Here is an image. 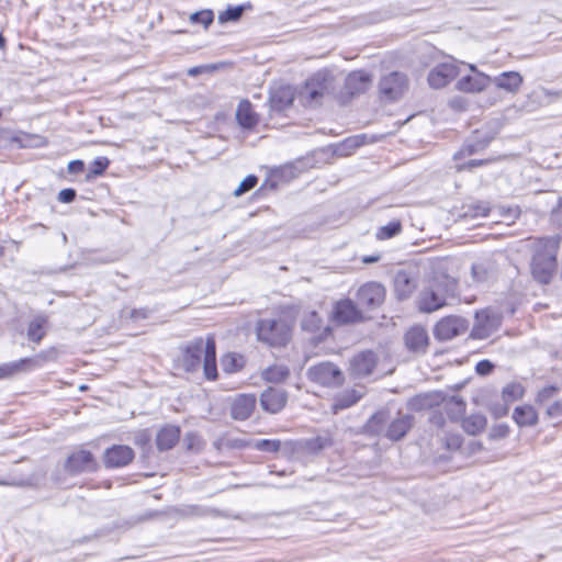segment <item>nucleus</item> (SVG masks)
I'll return each mask as SVG.
<instances>
[{
	"label": "nucleus",
	"mask_w": 562,
	"mask_h": 562,
	"mask_svg": "<svg viewBox=\"0 0 562 562\" xmlns=\"http://www.w3.org/2000/svg\"><path fill=\"white\" fill-rule=\"evenodd\" d=\"M560 244L561 237L558 235L537 238L532 243L530 269L537 282L541 284L550 283L558 268L557 256Z\"/></svg>",
	"instance_id": "f257e3e1"
},
{
	"label": "nucleus",
	"mask_w": 562,
	"mask_h": 562,
	"mask_svg": "<svg viewBox=\"0 0 562 562\" xmlns=\"http://www.w3.org/2000/svg\"><path fill=\"white\" fill-rule=\"evenodd\" d=\"M202 358L205 378L215 380L217 378L216 347L212 337L205 341L198 338L187 346L182 358L184 369L190 372L195 371L200 367Z\"/></svg>",
	"instance_id": "f03ea898"
},
{
	"label": "nucleus",
	"mask_w": 562,
	"mask_h": 562,
	"mask_svg": "<svg viewBox=\"0 0 562 562\" xmlns=\"http://www.w3.org/2000/svg\"><path fill=\"white\" fill-rule=\"evenodd\" d=\"M457 290V280L442 274L434 278L427 288L419 294V308L423 312H434L447 304L449 297H453Z\"/></svg>",
	"instance_id": "7ed1b4c3"
},
{
	"label": "nucleus",
	"mask_w": 562,
	"mask_h": 562,
	"mask_svg": "<svg viewBox=\"0 0 562 562\" xmlns=\"http://www.w3.org/2000/svg\"><path fill=\"white\" fill-rule=\"evenodd\" d=\"M291 324L283 317L260 319L257 324L258 340L271 347L288 344L291 338Z\"/></svg>",
	"instance_id": "20e7f679"
},
{
	"label": "nucleus",
	"mask_w": 562,
	"mask_h": 562,
	"mask_svg": "<svg viewBox=\"0 0 562 562\" xmlns=\"http://www.w3.org/2000/svg\"><path fill=\"white\" fill-rule=\"evenodd\" d=\"M490 140L487 138H481L479 135L468 139L465 144L453 155L456 161L454 168L458 171L465 169H472L488 162V159L472 158L474 155L482 153L487 148Z\"/></svg>",
	"instance_id": "39448f33"
},
{
	"label": "nucleus",
	"mask_w": 562,
	"mask_h": 562,
	"mask_svg": "<svg viewBox=\"0 0 562 562\" xmlns=\"http://www.w3.org/2000/svg\"><path fill=\"white\" fill-rule=\"evenodd\" d=\"M306 376L310 381L326 387H338L345 381L341 370L328 361L310 367Z\"/></svg>",
	"instance_id": "423d86ee"
},
{
	"label": "nucleus",
	"mask_w": 562,
	"mask_h": 562,
	"mask_svg": "<svg viewBox=\"0 0 562 562\" xmlns=\"http://www.w3.org/2000/svg\"><path fill=\"white\" fill-rule=\"evenodd\" d=\"M469 327L465 318L460 316H447L441 318L435 326L434 335L438 340H451L463 335Z\"/></svg>",
	"instance_id": "0eeeda50"
},
{
	"label": "nucleus",
	"mask_w": 562,
	"mask_h": 562,
	"mask_svg": "<svg viewBox=\"0 0 562 562\" xmlns=\"http://www.w3.org/2000/svg\"><path fill=\"white\" fill-rule=\"evenodd\" d=\"M385 288L379 282H367L357 291V304L367 310L379 307L385 299Z\"/></svg>",
	"instance_id": "6e6552de"
},
{
	"label": "nucleus",
	"mask_w": 562,
	"mask_h": 562,
	"mask_svg": "<svg viewBox=\"0 0 562 562\" xmlns=\"http://www.w3.org/2000/svg\"><path fill=\"white\" fill-rule=\"evenodd\" d=\"M64 468L70 475H76L81 472L95 471L97 461L90 451L79 449L69 454Z\"/></svg>",
	"instance_id": "1a4fd4ad"
},
{
	"label": "nucleus",
	"mask_w": 562,
	"mask_h": 562,
	"mask_svg": "<svg viewBox=\"0 0 562 562\" xmlns=\"http://www.w3.org/2000/svg\"><path fill=\"white\" fill-rule=\"evenodd\" d=\"M459 75H461V71L454 61L442 63L430 70L428 74V83L431 88L440 89Z\"/></svg>",
	"instance_id": "9d476101"
},
{
	"label": "nucleus",
	"mask_w": 562,
	"mask_h": 562,
	"mask_svg": "<svg viewBox=\"0 0 562 562\" xmlns=\"http://www.w3.org/2000/svg\"><path fill=\"white\" fill-rule=\"evenodd\" d=\"M327 88V74L319 71L306 81L301 95L305 103L312 105L319 101Z\"/></svg>",
	"instance_id": "9b49d317"
},
{
	"label": "nucleus",
	"mask_w": 562,
	"mask_h": 562,
	"mask_svg": "<svg viewBox=\"0 0 562 562\" xmlns=\"http://www.w3.org/2000/svg\"><path fill=\"white\" fill-rule=\"evenodd\" d=\"M406 88V76L398 71H393L384 76L380 81V91L387 100L398 99Z\"/></svg>",
	"instance_id": "f8f14e48"
},
{
	"label": "nucleus",
	"mask_w": 562,
	"mask_h": 562,
	"mask_svg": "<svg viewBox=\"0 0 562 562\" xmlns=\"http://www.w3.org/2000/svg\"><path fill=\"white\" fill-rule=\"evenodd\" d=\"M378 362L373 351L366 350L350 359V374L355 378H363L372 373Z\"/></svg>",
	"instance_id": "ddd939ff"
},
{
	"label": "nucleus",
	"mask_w": 562,
	"mask_h": 562,
	"mask_svg": "<svg viewBox=\"0 0 562 562\" xmlns=\"http://www.w3.org/2000/svg\"><path fill=\"white\" fill-rule=\"evenodd\" d=\"M490 83V77L477 71L472 65L470 74L461 76L456 88L462 92H480Z\"/></svg>",
	"instance_id": "4468645a"
},
{
	"label": "nucleus",
	"mask_w": 562,
	"mask_h": 562,
	"mask_svg": "<svg viewBox=\"0 0 562 562\" xmlns=\"http://www.w3.org/2000/svg\"><path fill=\"white\" fill-rule=\"evenodd\" d=\"M134 459V451L124 445H114L104 452L103 461L106 468H122Z\"/></svg>",
	"instance_id": "2eb2a0df"
},
{
	"label": "nucleus",
	"mask_w": 562,
	"mask_h": 562,
	"mask_svg": "<svg viewBox=\"0 0 562 562\" xmlns=\"http://www.w3.org/2000/svg\"><path fill=\"white\" fill-rule=\"evenodd\" d=\"M288 402V392L282 389L268 387L261 393L260 405L268 413L277 414Z\"/></svg>",
	"instance_id": "dca6fc26"
},
{
	"label": "nucleus",
	"mask_w": 562,
	"mask_h": 562,
	"mask_svg": "<svg viewBox=\"0 0 562 562\" xmlns=\"http://www.w3.org/2000/svg\"><path fill=\"white\" fill-rule=\"evenodd\" d=\"M47 360V357L43 355H38L35 358H25L19 361H14L11 363H4L0 366V379L10 378L19 372L30 370L33 368H38L43 364L44 361Z\"/></svg>",
	"instance_id": "f3484780"
},
{
	"label": "nucleus",
	"mask_w": 562,
	"mask_h": 562,
	"mask_svg": "<svg viewBox=\"0 0 562 562\" xmlns=\"http://www.w3.org/2000/svg\"><path fill=\"white\" fill-rule=\"evenodd\" d=\"M257 404V398L252 394L237 395L231 406V415L236 420H246L254 413Z\"/></svg>",
	"instance_id": "a211bd4d"
},
{
	"label": "nucleus",
	"mask_w": 562,
	"mask_h": 562,
	"mask_svg": "<svg viewBox=\"0 0 562 562\" xmlns=\"http://www.w3.org/2000/svg\"><path fill=\"white\" fill-rule=\"evenodd\" d=\"M413 420L412 415L402 414L401 412L397 413L396 417L391 416L385 430V437L393 441L401 440L412 428Z\"/></svg>",
	"instance_id": "6ab92c4d"
},
{
	"label": "nucleus",
	"mask_w": 562,
	"mask_h": 562,
	"mask_svg": "<svg viewBox=\"0 0 562 562\" xmlns=\"http://www.w3.org/2000/svg\"><path fill=\"white\" fill-rule=\"evenodd\" d=\"M333 318L338 324H348L361 319L362 315L357 305L349 299L337 302L333 310Z\"/></svg>",
	"instance_id": "aec40b11"
},
{
	"label": "nucleus",
	"mask_w": 562,
	"mask_h": 562,
	"mask_svg": "<svg viewBox=\"0 0 562 562\" xmlns=\"http://www.w3.org/2000/svg\"><path fill=\"white\" fill-rule=\"evenodd\" d=\"M522 76L517 71H504L494 77V93L496 90H504L508 93H516L522 85Z\"/></svg>",
	"instance_id": "412c9836"
},
{
	"label": "nucleus",
	"mask_w": 562,
	"mask_h": 562,
	"mask_svg": "<svg viewBox=\"0 0 562 562\" xmlns=\"http://www.w3.org/2000/svg\"><path fill=\"white\" fill-rule=\"evenodd\" d=\"M406 347L414 352H425L428 346V334L422 326L412 327L404 337Z\"/></svg>",
	"instance_id": "4be33fe9"
},
{
	"label": "nucleus",
	"mask_w": 562,
	"mask_h": 562,
	"mask_svg": "<svg viewBox=\"0 0 562 562\" xmlns=\"http://www.w3.org/2000/svg\"><path fill=\"white\" fill-rule=\"evenodd\" d=\"M416 286V279L412 272L406 270L397 271L394 278V289L400 299L408 297Z\"/></svg>",
	"instance_id": "5701e85b"
},
{
	"label": "nucleus",
	"mask_w": 562,
	"mask_h": 562,
	"mask_svg": "<svg viewBox=\"0 0 562 562\" xmlns=\"http://www.w3.org/2000/svg\"><path fill=\"white\" fill-rule=\"evenodd\" d=\"M236 120L243 128L251 130L259 123V115L248 100H241L236 110Z\"/></svg>",
	"instance_id": "b1692460"
},
{
	"label": "nucleus",
	"mask_w": 562,
	"mask_h": 562,
	"mask_svg": "<svg viewBox=\"0 0 562 562\" xmlns=\"http://www.w3.org/2000/svg\"><path fill=\"white\" fill-rule=\"evenodd\" d=\"M363 395H364V387H362V386L346 390L345 392L338 394L335 397L331 408H333L334 413L349 408L352 405H355L360 398H362Z\"/></svg>",
	"instance_id": "393cba45"
},
{
	"label": "nucleus",
	"mask_w": 562,
	"mask_h": 562,
	"mask_svg": "<svg viewBox=\"0 0 562 562\" xmlns=\"http://www.w3.org/2000/svg\"><path fill=\"white\" fill-rule=\"evenodd\" d=\"M179 427L166 425L158 431L156 436L157 448L161 451L169 450L179 441Z\"/></svg>",
	"instance_id": "a878e982"
},
{
	"label": "nucleus",
	"mask_w": 562,
	"mask_h": 562,
	"mask_svg": "<svg viewBox=\"0 0 562 562\" xmlns=\"http://www.w3.org/2000/svg\"><path fill=\"white\" fill-rule=\"evenodd\" d=\"M371 82L370 76L364 71H353L346 79V88L351 94L364 92Z\"/></svg>",
	"instance_id": "bb28decb"
},
{
	"label": "nucleus",
	"mask_w": 562,
	"mask_h": 562,
	"mask_svg": "<svg viewBox=\"0 0 562 562\" xmlns=\"http://www.w3.org/2000/svg\"><path fill=\"white\" fill-rule=\"evenodd\" d=\"M391 419V414L389 411H379L376 412L366 424V431L371 435H384L387 428V423Z\"/></svg>",
	"instance_id": "cd10ccee"
},
{
	"label": "nucleus",
	"mask_w": 562,
	"mask_h": 562,
	"mask_svg": "<svg viewBox=\"0 0 562 562\" xmlns=\"http://www.w3.org/2000/svg\"><path fill=\"white\" fill-rule=\"evenodd\" d=\"M513 418L520 427L535 426L538 423V414L531 405L517 406Z\"/></svg>",
	"instance_id": "c85d7f7f"
},
{
	"label": "nucleus",
	"mask_w": 562,
	"mask_h": 562,
	"mask_svg": "<svg viewBox=\"0 0 562 562\" xmlns=\"http://www.w3.org/2000/svg\"><path fill=\"white\" fill-rule=\"evenodd\" d=\"M497 211V217L498 220L497 221H494V224L496 225H499V224H506V225H510L513 223H515V221L519 217L520 215V210L517 205H497L496 207H494V211Z\"/></svg>",
	"instance_id": "c756f323"
},
{
	"label": "nucleus",
	"mask_w": 562,
	"mask_h": 562,
	"mask_svg": "<svg viewBox=\"0 0 562 562\" xmlns=\"http://www.w3.org/2000/svg\"><path fill=\"white\" fill-rule=\"evenodd\" d=\"M293 102V95L290 90L282 89L274 92L270 98V106L274 111H283Z\"/></svg>",
	"instance_id": "7c9ffc66"
},
{
	"label": "nucleus",
	"mask_w": 562,
	"mask_h": 562,
	"mask_svg": "<svg viewBox=\"0 0 562 562\" xmlns=\"http://www.w3.org/2000/svg\"><path fill=\"white\" fill-rule=\"evenodd\" d=\"M45 324H46L45 317L37 316L34 319H32L27 327V338L31 341L38 344L45 336V329H44Z\"/></svg>",
	"instance_id": "2f4dec72"
},
{
	"label": "nucleus",
	"mask_w": 562,
	"mask_h": 562,
	"mask_svg": "<svg viewBox=\"0 0 562 562\" xmlns=\"http://www.w3.org/2000/svg\"><path fill=\"white\" fill-rule=\"evenodd\" d=\"M290 374V370L286 366L283 364H274L269 367L263 376L267 381L279 383L284 381Z\"/></svg>",
	"instance_id": "473e14b6"
},
{
	"label": "nucleus",
	"mask_w": 562,
	"mask_h": 562,
	"mask_svg": "<svg viewBox=\"0 0 562 562\" xmlns=\"http://www.w3.org/2000/svg\"><path fill=\"white\" fill-rule=\"evenodd\" d=\"M486 426V418L482 415H471L462 422L463 429L475 435Z\"/></svg>",
	"instance_id": "72a5a7b5"
},
{
	"label": "nucleus",
	"mask_w": 562,
	"mask_h": 562,
	"mask_svg": "<svg viewBox=\"0 0 562 562\" xmlns=\"http://www.w3.org/2000/svg\"><path fill=\"white\" fill-rule=\"evenodd\" d=\"M445 408L447 411V414L452 419H458L464 413L465 403L461 397L452 396L449 401L446 402Z\"/></svg>",
	"instance_id": "f704fd0d"
},
{
	"label": "nucleus",
	"mask_w": 562,
	"mask_h": 562,
	"mask_svg": "<svg viewBox=\"0 0 562 562\" xmlns=\"http://www.w3.org/2000/svg\"><path fill=\"white\" fill-rule=\"evenodd\" d=\"M525 389L520 383H509L502 392V397L505 403H513L522 397Z\"/></svg>",
	"instance_id": "c9c22d12"
},
{
	"label": "nucleus",
	"mask_w": 562,
	"mask_h": 562,
	"mask_svg": "<svg viewBox=\"0 0 562 562\" xmlns=\"http://www.w3.org/2000/svg\"><path fill=\"white\" fill-rule=\"evenodd\" d=\"M333 445V438L331 436L326 432V434H323V435H318L314 438H311L308 440H306V448L311 451H321L325 448H328Z\"/></svg>",
	"instance_id": "e433bc0d"
},
{
	"label": "nucleus",
	"mask_w": 562,
	"mask_h": 562,
	"mask_svg": "<svg viewBox=\"0 0 562 562\" xmlns=\"http://www.w3.org/2000/svg\"><path fill=\"white\" fill-rule=\"evenodd\" d=\"M243 364V357L236 353H227L222 358L223 370L227 373H232L241 369Z\"/></svg>",
	"instance_id": "4c0bfd02"
},
{
	"label": "nucleus",
	"mask_w": 562,
	"mask_h": 562,
	"mask_svg": "<svg viewBox=\"0 0 562 562\" xmlns=\"http://www.w3.org/2000/svg\"><path fill=\"white\" fill-rule=\"evenodd\" d=\"M402 231V224L400 221H391L385 226L380 227L376 232V238L389 239L398 235Z\"/></svg>",
	"instance_id": "58836bf2"
},
{
	"label": "nucleus",
	"mask_w": 562,
	"mask_h": 562,
	"mask_svg": "<svg viewBox=\"0 0 562 562\" xmlns=\"http://www.w3.org/2000/svg\"><path fill=\"white\" fill-rule=\"evenodd\" d=\"M364 135H358L355 137H350L345 139L338 147V151L340 155H349L351 150L360 147L364 144Z\"/></svg>",
	"instance_id": "ea45409f"
},
{
	"label": "nucleus",
	"mask_w": 562,
	"mask_h": 562,
	"mask_svg": "<svg viewBox=\"0 0 562 562\" xmlns=\"http://www.w3.org/2000/svg\"><path fill=\"white\" fill-rule=\"evenodd\" d=\"M110 161L106 157H98L93 160V162L91 164V167H90V170H89V173H88V178L90 177H95V176H101L105 169L108 168Z\"/></svg>",
	"instance_id": "a19ab883"
},
{
	"label": "nucleus",
	"mask_w": 562,
	"mask_h": 562,
	"mask_svg": "<svg viewBox=\"0 0 562 562\" xmlns=\"http://www.w3.org/2000/svg\"><path fill=\"white\" fill-rule=\"evenodd\" d=\"M258 182V178L254 175H249L247 176L238 186V188L234 191V195L235 196H241L243 194H245L246 192H248L249 190H251L252 188H255V186L257 184Z\"/></svg>",
	"instance_id": "79ce46f5"
},
{
	"label": "nucleus",
	"mask_w": 562,
	"mask_h": 562,
	"mask_svg": "<svg viewBox=\"0 0 562 562\" xmlns=\"http://www.w3.org/2000/svg\"><path fill=\"white\" fill-rule=\"evenodd\" d=\"M214 14L211 10H202L191 14L190 21L192 23L203 24L205 27L213 22Z\"/></svg>",
	"instance_id": "37998d69"
},
{
	"label": "nucleus",
	"mask_w": 562,
	"mask_h": 562,
	"mask_svg": "<svg viewBox=\"0 0 562 562\" xmlns=\"http://www.w3.org/2000/svg\"><path fill=\"white\" fill-rule=\"evenodd\" d=\"M321 318L316 312H311L308 315L304 317L302 321V327L305 330L315 331L321 327Z\"/></svg>",
	"instance_id": "c03bdc74"
},
{
	"label": "nucleus",
	"mask_w": 562,
	"mask_h": 562,
	"mask_svg": "<svg viewBox=\"0 0 562 562\" xmlns=\"http://www.w3.org/2000/svg\"><path fill=\"white\" fill-rule=\"evenodd\" d=\"M280 441L279 440H269V439H261L256 441L255 448L260 451L266 452H277L280 449Z\"/></svg>",
	"instance_id": "a18cd8bd"
},
{
	"label": "nucleus",
	"mask_w": 562,
	"mask_h": 562,
	"mask_svg": "<svg viewBox=\"0 0 562 562\" xmlns=\"http://www.w3.org/2000/svg\"><path fill=\"white\" fill-rule=\"evenodd\" d=\"M559 392V387L555 385H549L541 389L536 397V402L538 404H544L549 400H551Z\"/></svg>",
	"instance_id": "49530a36"
},
{
	"label": "nucleus",
	"mask_w": 562,
	"mask_h": 562,
	"mask_svg": "<svg viewBox=\"0 0 562 562\" xmlns=\"http://www.w3.org/2000/svg\"><path fill=\"white\" fill-rule=\"evenodd\" d=\"M243 12H244L243 7L227 8L225 11L220 13L218 18L222 22L237 21L241 16Z\"/></svg>",
	"instance_id": "de8ad7c7"
},
{
	"label": "nucleus",
	"mask_w": 562,
	"mask_h": 562,
	"mask_svg": "<svg viewBox=\"0 0 562 562\" xmlns=\"http://www.w3.org/2000/svg\"><path fill=\"white\" fill-rule=\"evenodd\" d=\"M547 415L551 418L562 417V400L555 401L547 408Z\"/></svg>",
	"instance_id": "09e8293b"
},
{
	"label": "nucleus",
	"mask_w": 562,
	"mask_h": 562,
	"mask_svg": "<svg viewBox=\"0 0 562 562\" xmlns=\"http://www.w3.org/2000/svg\"><path fill=\"white\" fill-rule=\"evenodd\" d=\"M551 220L553 223L562 227V198L559 199L557 207L552 210Z\"/></svg>",
	"instance_id": "8fccbe9b"
},
{
	"label": "nucleus",
	"mask_w": 562,
	"mask_h": 562,
	"mask_svg": "<svg viewBox=\"0 0 562 562\" xmlns=\"http://www.w3.org/2000/svg\"><path fill=\"white\" fill-rule=\"evenodd\" d=\"M76 198V191L74 189H63L58 193V200L63 203H70Z\"/></svg>",
	"instance_id": "3c124183"
},
{
	"label": "nucleus",
	"mask_w": 562,
	"mask_h": 562,
	"mask_svg": "<svg viewBox=\"0 0 562 562\" xmlns=\"http://www.w3.org/2000/svg\"><path fill=\"white\" fill-rule=\"evenodd\" d=\"M149 314H150V310H148L146 307L134 308L131 311L130 317L134 321H138V319L147 318L149 316Z\"/></svg>",
	"instance_id": "603ef678"
},
{
	"label": "nucleus",
	"mask_w": 562,
	"mask_h": 562,
	"mask_svg": "<svg viewBox=\"0 0 562 562\" xmlns=\"http://www.w3.org/2000/svg\"><path fill=\"white\" fill-rule=\"evenodd\" d=\"M476 372L481 375L488 374L492 372V362L490 360L480 361L476 364Z\"/></svg>",
	"instance_id": "864d4df0"
},
{
	"label": "nucleus",
	"mask_w": 562,
	"mask_h": 562,
	"mask_svg": "<svg viewBox=\"0 0 562 562\" xmlns=\"http://www.w3.org/2000/svg\"><path fill=\"white\" fill-rule=\"evenodd\" d=\"M461 442H462L461 436L458 434H452L447 439L446 445L449 449H458L461 446Z\"/></svg>",
	"instance_id": "5fc2aeb1"
},
{
	"label": "nucleus",
	"mask_w": 562,
	"mask_h": 562,
	"mask_svg": "<svg viewBox=\"0 0 562 562\" xmlns=\"http://www.w3.org/2000/svg\"><path fill=\"white\" fill-rule=\"evenodd\" d=\"M85 164L82 160H72L68 164V171L70 173H79L83 171Z\"/></svg>",
	"instance_id": "6e6d98bb"
},
{
	"label": "nucleus",
	"mask_w": 562,
	"mask_h": 562,
	"mask_svg": "<svg viewBox=\"0 0 562 562\" xmlns=\"http://www.w3.org/2000/svg\"><path fill=\"white\" fill-rule=\"evenodd\" d=\"M509 427L505 424L494 426V438H504L508 435Z\"/></svg>",
	"instance_id": "4d7b16f0"
},
{
	"label": "nucleus",
	"mask_w": 562,
	"mask_h": 562,
	"mask_svg": "<svg viewBox=\"0 0 562 562\" xmlns=\"http://www.w3.org/2000/svg\"><path fill=\"white\" fill-rule=\"evenodd\" d=\"M211 69V66H196V67H192L188 70V75L191 76V77H195L206 70Z\"/></svg>",
	"instance_id": "13d9d810"
},
{
	"label": "nucleus",
	"mask_w": 562,
	"mask_h": 562,
	"mask_svg": "<svg viewBox=\"0 0 562 562\" xmlns=\"http://www.w3.org/2000/svg\"><path fill=\"white\" fill-rule=\"evenodd\" d=\"M472 336L474 338H484V337H487L488 336V329L486 328H480V327H474L473 330H472Z\"/></svg>",
	"instance_id": "bf43d9fd"
},
{
	"label": "nucleus",
	"mask_w": 562,
	"mask_h": 562,
	"mask_svg": "<svg viewBox=\"0 0 562 562\" xmlns=\"http://www.w3.org/2000/svg\"><path fill=\"white\" fill-rule=\"evenodd\" d=\"M198 436L194 434H188L184 438L186 442L188 443L189 449H193L195 446V441H198Z\"/></svg>",
	"instance_id": "052dcab7"
},
{
	"label": "nucleus",
	"mask_w": 562,
	"mask_h": 562,
	"mask_svg": "<svg viewBox=\"0 0 562 562\" xmlns=\"http://www.w3.org/2000/svg\"><path fill=\"white\" fill-rule=\"evenodd\" d=\"M379 260H380V256H367V257H363L362 262L373 263V262H378Z\"/></svg>",
	"instance_id": "680f3d73"
},
{
	"label": "nucleus",
	"mask_w": 562,
	"mask_h": 562,
	"mask_svg": "<svg viewBox=\"0 0 562 562\" xmlns=\"http://www.w3.org/2000/svg\"><path fill=\"white\" fill-rule=\"evenodd\" d=\"M431 422L437 425L438 427H442L445 425V420L442 416H434Z\"/></svg>",
	"instance_id": "e2e57ef3"
},
{
	"label": "nucleus",
	"mask_w": 562,
	"mask_h": 562,
	"mask_svg": "<svg viewBox=\"0 0 562 562\" xmlns=\"http://www.w3.org/2000/svg\"><path fill=\"white\" fill-rule=\"evenodd\" d=\"M20 483H15V482H11V481H7V480H2L0 479V485H19Z\"/></svg>",
	"instance_id": "0e129e2a"
},
{
	"label": "nucleus",
	"mask_w": 562,
	"mask_h": 562,
	"mask_svg": "<svg viewBox=\"0 0 562 562\" xmlns=\"http://www.w3.org/2000/svg\"><path fill=\"white\" fill-rule=\"evenodd\" d=\"M190 512L191 513H196L198 512V507L196 506H191L189 507Z\"/></svg>",
	"instance_id": "69168bd1"
},
{
	"label": "nucleus",
	"mask_w": 562,
	"mask_h": 562,
	"mask_svg": "<svg viewBox=\"0 0 562 562\" xmlns=\"http://www.w3.org/2000/svg\"><path fill=\"white\" fill-rule=\"evenodd\" d=\"M4 45V38L3 36L0 34V47H3Z\"/></svg>",
	"instance_id": "338daca9"
},
{
	"label": "nucleus",
	"mask_w": 562,
	"mask_h": 562,
	"mask_svg": "<svg viewBox=\"0 0 562 562\" xmlns=\"http://www.w3.org/2000/svg\"><path fill=\"white\" fill-rule=\"evenodd\" d=\"M3 255V247L0 245V257Z\"/></svg>",
	"instance_id": "774afa93"
}]
</instances>
